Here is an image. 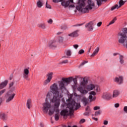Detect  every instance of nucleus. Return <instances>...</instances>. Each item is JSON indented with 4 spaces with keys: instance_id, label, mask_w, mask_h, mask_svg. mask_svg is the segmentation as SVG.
Instances as JSON below:
<instances>
[{
    "instance_id": "nucleus-38",
    "label": "nucleus",
    "mask_w": 127,
    "mask_h": 127,
    "mask_svg": "<svg viewBox=\"0 0 127 127\" xmlns=\"http://www.w3.org/2000/svg\"><path fill=\"white\" fill-rule=\"evenodd\" d=\"M46 8H49L50 9H51L52 8L51 5H50V4H48L47 0L46 2Z\"/></svg>"
},
{
    "instance_id": "nucleus-61",
    "label": "nucleus",
    "mask_w": 127,
    "mask_h": 127,
    "mask_svg": "<svg viewBox=\"0 0 127 127\" xmlns=\"http://www.w3.org/2000/svg\"><path fill=\"white\" fill-rule=\"evenodd\" d=\"M69 7H75V5H74V4H70L69 6Z\"/></svg>"
},
{
    "instance_id": "nucleus-6",
    "label": "nucleus",
    "mask_w": 127,
    "mask_h": 127,
    "mask_svg": "<svg viewBox=\"0 0 127 127\" xmlns=\"http://www.w3.org/2000/svg\"><path fill=\"white\" fill-rule=\"evenodd\" d=\"M118 35L120 37L118 40L119 43L124 44V43L126 42V41L127 39V28H124L123 32L119 33Z\"/></svg>"
},
{
    "instance_id": "nucleus-15",
    "label": "nucleus",
    "mask_w": 127,
    "mask_h": 127,
    "mask_svg": "<svg viewBox=\"0 0 127 127\" xmlns=\"http://www.w3.org/2000/svg\"><path fill=\"white\" fill-rule=\"evenodd\" d=\"M0 120H2L3 122H5L7 120V115L4 113L0 112Z\"/></svg>"
},
{
    "instance_id": "nucleus-20",
    "label": "nucleus",
    "mask_w": 127,
    "mask_h": 127,
    "mask_svg": "<svg viewBox=\"0 0 127 127\" xmlns=\"http://www.w3.org/2000/svg\"><path fill=\"white\" fill-rule=\"evenodd\" d=\"M81 102H82L84 106H87L89 104V99H87L86 97H83L81 99Z\"/></svg>"
},
{
    "instance_id": "nucleus-3",
    "label": "nucleus",
    "mask_w": 127,
    "mask_h": 127,
    "mask_svg": "<svg viewBox=\"0 0 127 127\" xmlns=\"http://www.w3.org/2000/svg\"><path fill=\"white\" fill-rule=\"evenodd\" d=\"M13 85H14V82H11L9 84V89H10V90L5 94L4 97L6 104L10 103L15 97V93H12L15 90V87L13 86Z\"/></svg>"
},
{
    "instance_id": "nucleus-24",
    "label": "nucleus",
    "mask_w": 127,
    "mask_h": 127,
    "mask_svg": "<svg viewBox=\"0 0 127 127\" xmlns=\"http://www.w3.org/2000/svg\"><path fill=\"white\" fill-rule=\"evenodd\" d=\"M99 50H100V49L99 48V47H97L95 50V51H94L93 54L90 56V57H94V56H95V55H97V54H98V52H99Z\"/></svg>"
},
{
    "instance_id": "nucleus-55",
    "label": "nucleus",
    "mask_w": 127,
    "mask_h": 127,
    "mask_svg": "<svg viewBox=\"0 0 127 127\" xmlns=\"http://www.w3.org/2000/svg\"><path fill=\"white\" fill-rule=\"evenodd\" d=\"M73 47L74 48H75V49H77L78 48V47H79V45L75 44L73 45Z\"/></svg>"
},
{
    "instance_id": "nucleus-31",
    "label": "nucleus",
    "mask_w": 127,
    "mask_h": 127,
    "mask_svg": "<svg viewBox=\"0 0 127 127\" xmlns=\"http://www.w3.org/2000/svg\"><path fill=\"white\" fill-rule=\"evenodd\" d=\"M117 20V17H115L112 21H111L107 26H110L112 24H114V23Z\"/></svg>"
},
{
    "instance_id": "nucleus-41",
    "label": "nucleus",
    "mask_w": 127,
    "mask_h": 127,
    "mask_svg": "<svg viewBox=\"0 0 127 127\" xmlns=\"http://www.w3.org/2000/svg\"><path fill=\"white\" fill-rule=\"evenodd\" d=\"M96 1H97V5H98V6H100V5L102 4L101 0H96Z\"/></svg>"
},
{
    "instance_id": "nucleus-58",
    "label": "nucleus",
    "mask_w": 127,
    "mask_h": 127,
    "mask_svg": "<svg viewBox=\"0 0 127 127\" xmlns=\"http://www.w3.org/2000/svg\"><path fill=\"white\" fill-rule=\"evenodd\" d=\"M23 78H24V79H27V78H28V75L24 74Z\"/></svg>"
},
{
    "instance_id": "nucleus-17",
    "label": "nucleus",
    "mask_w": 127,
    "mask_h": 127,
    "mask_svg": "<svg viewBox=\"0 0 127 127\" xmlns=\"http://www.w3.org/2000/svg\"><path fill=\"white\" fill-rule=\"evenodd\" d=\"M90 114H91V108H90V106H87L85 108V112L84 113L83 115L89 117V116H90Z\"/></svg>"
},
{
    "instance_id": "nucleus-1",
    "label": "nucleus",
    "mask_w": 127,
    "mask_h": 127,
    "mask_svg": "<svg viewBox=\"0 0 127 127\" xmlns=\"http://www.w3.org/2000/svg\"><path fill=\"white\" fill-rule=\"evenodd\" d=\"M85 0H78L77 3L78 5L76 6V9L78 10V11L82 12V13H88L89 10L93 9V7L92 6H95V3L92 0H88L87 3L88 5H86H86L85 3Z\"/></svg>"
},
{
    "instance_id": "nucleus-21",
    "label": "nucleus",
    "mask_w": 127,
    "mask_h": 127,
    "mask_svg": "<svg viewBox=\"0 0 127 127\" xmlns=\"http://www.w3.org/2000/svg\"><path fill=\"white\" fill-rule=\"evenodd\" d=\"M120 95V91L119 90H115L113 91V98H117Z\"/></svg>"
},
{
    "instance_id": "nucleus-51",
    "label": "nucleus",
    "mask_w": 127,
    "mask_h": 127,
    "mask_svg": "<svg viewBox=\"0 0 127 127\" xmlns=\"http://www.w3.org/2000/svg\"><path fill=\"white\" fill-rule=\"evenodd\" d=\"M12 79H13V74L11 73L9 76V80H11Z\"/></svg>"
},
{
    "instance_id": "nucleus-36",
    "label": "nucleus",
    "mask_w": 127,
    "mask_h": 127,
    "mask_svg": "<svg viewBox=\"0 0 127 127\" xmlns=\"http://www.w3.org/2000/svg\"><path fill=\"white\" fill-rule=\"evenodd\" d=\"M66 55L69 57L72 55V54L71 53V51L70 50H68L66 51Z\"/></svg>"
},
{
    "instance_id": "nucleus-50",
    "label": "nucleus",
    "mask_w": 127,
    "mask_h": 127,
    "mask_svg": "<svg viewBox=\"0 0 127 127\" xmlns=\"http://www.w3.org/2000/svg\"><path fill=\"white\" fill-rule=\"evenodd\" d=\"M97 110H100V107L99 106H95L94 107V110L97 111Z\"/></svg>"
},
{
    "instance_id": "nucleus-47",
    "label": "nucleus",
    "mask_w": 127,
    "mask_h": 127,
    "mask_svg": "<svg viewBox=\"0 0 127 127\" xmlns=\"http://www.w3.org/2000/svg\"><path fill=\"white\" fill-rule=\"evenodd\" d=\"M4 92H5V89L1 90L0 91V96H1V95H2V94H3L4 93Z\"/></svg>"
},
{
    "instance_id": "nucleus-49",
    "label": "nucleus",
    "mask_w": 127,
    "mask_h": 127,
    "mask_svg": "<svg viewBox=\"0 0 127 127\" xmlns=\"http://www.w3.org/2000/svg\"><path fill=\"white\" fill-rule=\"evenodd\" d=\"M85 122H86V120H85V119H82L80 121V124H84V123H85Z\"/></svg>"
},
{
    "instance_id": "nucleus-54",
    "label": "nucleus",
    "mask_w": 127,
    "mask_h": 127,
    "mask_svg": "<svg viewBox=\"0 0 127 127\" xmlns=\"http://www.w3.org/2000/svg\"><path fill=\"white\" fill-rule=\"evenodd\" d=\"M124 111L127 114V106H125L124 108Z\"/></svg>"
},
{
    "instance_id": "nucleus-29",
    "label": "nucleus",
    "mask_w": 127,
    "mask_h": 127,
    "mask_svg": "<svg viewBox=\"0 0 127 127\" xmlns=\"http://www.w3.org/2000/svg\"><path fill=\"white\" fill-rule=\"evenodd\" d=\"M119 59H120V62L121 64H124V56L120 55V57H119Z\"/></svg>"
},
{
    "instance_id": "nucleus-2",
    "label": "nucleus",
    "mask_w": 127,
    "mask_h": 127,
    "mask_svg": "<svg viewBox=\"0 0 127 127\" xmlns=\"http://www.w3.org/2000/svg\"><path fill=\"white\" fill-rule=\"evenodd\" d=\"M50 88L52 91L54 92V95H55L51 99V102L52 103H55L54 105L56 108H59V106H60V102L61 101L60 99L63 97V95L61 94L60 95L59 91H58V87L56 83H54Z\"/></svg>"
},
{
    "instance_id": "nucleus-4",
    "label": "nucleus",
    "mask_w": 127,
    "mask_h": 127,
    "mask_svg": "<svg viewBox=\"0 0 127 127\" xmlns=\"http://www.w3.org/2000/svg\"><path fill=\"white\" fill-rule=\"evenodd\" d=\"M72 80L76 85V84H77V78H74L72 79V77H69L68 78L63 77L62 79V80L58 81L60 90L65 89V83L67 84L68 83H71V82H72Z\"/></svg>"
},
{
    "instance_id": "nucleus-10",
    "label": "nucleus",
    "mask_w": 127,
    "mask_h": 127,
    "mask_svg": "<svg viewBox=\"0 0 127 127\" xmlns=\"http://www.w3.org/2000/svg\"><path fill=\"white\" fill-rule=\"evenodd\" d=\"M93 25H94V23L92 21H90L85 24V28H86L88 31H93V29H94Z\"/></svg>"
},
{
    "instance_id": "nucleus-7",
    "label": "nucleus",
    "mask_w": 127,
    "mask_h": 127,
    "mask_svg": "<svg viewBox=\"0 0 127 127\" xmlns=\"http://www.w3.org/2000/svg\"><path fill=\"white\" fill-rule=\"evenodd\" d=\"M51 96H52V93L48 92L46 98V102L43 104V111L45 113H48V109L51 108V105L48 102V99H50Z\"/></svg>"
},
{
    "instance_id": "nucleus-39",
    "label": "nucleus",
    "mask_w": 127,
    "mask_h": 127,
    "mask_svg": "<svg viewBox=\"0 0 127 127\" xmlns=\"http://www.w3.org/2000/svg\"><path fill=\"white\" fill-rule=\"evenodd\" d=\"M67 116H70V117L74 116V111L73 110H70L69 113Z\"/></svg>"
},
{
    "instance_id": "nucleus-63",
    "label": "nucleus",
    "mask_w": 127,
    "mask_h": 127,
    "mask_svg": "<svg viewBox=\"0 0 127 127\" xmlns=\"http://www.w3.org/2000/svg\"><path fill=\"white\" fill-rule=\"evenodd\" d=\"M55 112H56V113H58V114H59V109H56Z\"/></svg>"
},
{
    "instance_id": "nucleus-11",
    "label": "nucleus",
    "mask_w": 127,
    "mask_h": 127,
    "mask_svg": "<svg viewBox=\"0 0 127 127\" xmlns=\"http://www.w3.org/2000/svg\"><path fill=\"white\" fill-rule=\"evenodd\" d=\"M89 94L90 95L89 96V99L90 102H94V101L96 100V96L93 97V96H96V92L94 91H90L89 92Z\"/></svg>"
},
{
    "instance_id": "nucleus-52",
    "label": "nucleus",
    "mask_w": 127,
    "mask_h": 127,
    "mask_svg": "<svg viewBox=\"0 0 127 127\" xmlns=\"http://www.w3.org/2000/svg\"><path fill=\"white\" fill-rule=\"evenodd\" d=\"M103 124H104V125H105V126H107V125H108V124H109V122H108V121H107V120H105L104 121Z\"/></svg>"
},
{
    "instance_id": "nucleus-33",
    "label": "nucleus",
    "mask_w": 127,
    "mask_h": 127,
    "mask_svg": "<svg viewBox=\"0 0 127 127\" xmlns=\"http://www.w3.org/2000/svg\"><path fill=\"white\" fill-rule=\"evenodd\" d=\"M119 5L118 4H115L114 6H112L111 8V10H115L116 8H119Z\"/></svg>"
},
{
    "instance_id": "nucleus-12",
    "label": "nucleus",
    "mask_w": 127,
    "mask_h": 127,
    "mask_svg": "<svg viewBox=\"0 0 127 127\" xmlns=\"http://www.w3.org/2000/svg\"><path fill=\"white\" fill-rule=\"evenodd\" d=\"M61 2V5L64 7H68L70 5V1L69 0L66 1L65 0H60L59 2Z\"/></svg>"
},
{
    "instance_id": "nucleus-32",
    "label": "nucleus",
    "mask_w": 127,
    "mask_h": 127,
    "mask_svg": "<svg viewBox=\"0 0 127 127\" xmlns=\"http://www.w3.org/2000/svg\"><path fill=\"white\" fill-rule=\"evenodd\" d=\"M101 114H102L101 110H99L95 112L94 116H95V117H97L98 116H100V115H101Z\"/></svg>"
},
{
    "instance_id": "nucleus-56",
    "label": "nucleus",
    "mask_w": 127,
    "mask_h": 127,
    "mask_svg": "<svg viewBox=\"0 0 127 127\" xmlns=\"http://www.w3.org/2000/svg\"><path fill=\"white\" fill-rule=\"evenodd\" d=\"M119 107H120V104L119 103H116L115 104V108H119Z\"/></svg>"
},
{
    "instance_id": "nucleus-64",
    "label": "nucleus",
    "mask_w": 127,
    "mask_h": 127,
    "mask_svg": "<svg viewBox=\"0 0 127 127\" xmlns=\"http://www.w3.org/2000/svg\"><path fill=\"white\" fill-rule=\"evenodd\" d=\"M69 1V3L70 2H71V3H74V1L73 0H68Z\"/></svg>"
},
{
    "instance_id": "nucleus-53",
    "label": "nucleus",
    "mask_w": 127,
    "mask_h": 127,
    "mask_svg": "<svg viewBox=\"0 0 127 127\" xmlns=\"http://www.w3.org/2000/svg\"><path fill=\"white\" fill-rule=\"evenodd\" d=\"M102 22H98L97 24V26L98 27H100V26H101V25H102Z\"/></svg>"
},
{
    "instance_id": "nucleus-46",
    "label": "nucleus",
    "mask_w": 127,
    "mask_h": 127,
    "mask_svg": "<svg viewBox=\"0 0 127 127\" xmlns=\"http://www.w3.org/2000/svg\"><path fill=\"white\" fill-rule=\"evenodd\" d=\"M83 24H84V23L76 24V25H73L72 27H76V26H81L83 25Z\"/></svg>"
},
{
    "instance_id": "nucleus-9",
    "label": "nucleus",
    "mask_w": 127,
    "mask_h": 127,
    "mask_svg": "<svg viewBox=\"0 0 127 127\" xmlns=\"http://www.w3.org/2000/svg\"><path fill=\"white\" fill-rule=\"evenodd\" d=\"M58 45V43L56 42V40H52L49 42L48 46L52 49H55V48H57Z\"/></svg>"
},
{
    "instance_id": "nucleus-19",
    "label": "nucleus",
    "mask_w": 127,
    "mask_h": 127,
    "mask_svg": "<svg viewBox=\"0 0 127 127\" xmlns=\"http://www.w3.org/2000/svg\"><path fill=\"white\" fill-rule=\"evenodd\" d=\"M8 83V80H5L3 82H1V83L0 84V90H1V89H3V88L6 87Z\"/></svg>"
},
{
    "instance_id": "nucleus-16",
    "label": "nucleus",
    "mask_w": 127,
    "mask_h": 127,
    "mask_svg": "<svg viewBox=\"0 0 127 127\" xmlns=\"http://www.w3.org/2000/svg\"><path fill=\"white\" fill-rule=\"evenodd\" d=\"M102 99L104 100H111L112 99V95L110 93H105L102 96Z\"/></svg>"
},
{
    "instance_id": "nucleus-37",
    "label": "nucleus",
    "mask_w": 127,
    "mask_h": 127,
    "mask_svg": "<svg viewBox=\"0 0 127 127\" xmlns=\"http://www.w3.org/2000/svg\"><path fill=\"white\" fill-rule=\"evenodd\" d=\"M58 39L60 43H63V41H64V38L62 37H59Z\"/></svg>"
},
{
    "instance_id": "nucleus-34",
    "label": "nucleus",
    "mask_w": 127,
    "mask_h": 127,
    "mask_svg": "<svg viewBox=\"0 0 127 127\" xmlns=\"http://www.w3.org/2000/svg\"><path fill=\"white\" fill-rule=\"evenodd\" d=\"M39 27H41L42 29H45L46 28V26H45V24L42 23L39 25Z\"/></svg>"
},
{
    "instance_id": "nucleus-43",
    "label": "nucleus",
    "mask_w": 127,
    "mask_h": 127,
    "mask_svg": "<svg viewBox=\"0 0 127 127\" xmlns=\"http://www.w3.org/2000/svg\"><path fill=\"white\" fill-rule=\"evenodd\" d=\"M61 29H63V30H65L67 29V26H66V25L62 26Z\"/></svg>"
},
{
    "instance_id": "nucleus-14",
    "label": "nucleus",
    "mask_w": 127,
    "mask_h": 127,
    "mask_svg": "<svg viewBox=\"0 0 127 127\" xmlns=\"http://www.w3.org/2000/svg\"><path fill=\"white\" fill-rule=\"evenodd\" d=\"M115 82H116V83L121 85L124 82V77L122 76H120L119 77H116L115 79Z\"/></svg>"
},
{
    "instance_id": "nucleus-18",
    "label": "nucleus",
    "mask_w": 127,
    "mask_h": 127,
    "mask_svg": "<svg viewBox=\"0 0 127 127\" xmlns=\"http://www.w3.org/2000/svg\"><path fill=\"white\" fill-rule=\"evenodd\" d=\"M78 32H79V30H76L70 34H69L68 36H70V37H78V36H79V34H78Z\"/></svg>"
},
{
    "instance_id": "nucleus-23",
    "label": "nucleus",
    "mask_w": 127,
    "mask_h": 127,
    "mask_svg": "<svg viewBox=\"0 0 127 127\" xmlns=\"http://www.w3.org/2000/svg\"><path fill=\"white\" fill-rule=\"evenodd\" d=\"M27 108L28 109H30V108L32 107V101L30 99H28L27 101V104H26Z\"/></svg>"
},
{
    "instance_id": "nucleus-62",
    "label": "nucleus",
    "mask_w": 127,
    "mask_h": 127,
    "mask_svg": "<svg viewBox=\"0 0 127 127\" xmlns=\"http://www.w3.org/2000/svg\"><path fill=\"white\" fill-rule=\"evenodd\" d=\"M91 47L89 48L88 49V51L87 52V54H89V53H90V52L91 51Z\"/></svg>"
},
{
    "instance_id": "nucleus-28",
    "label": "nucleus",
    "mask_w": 127,
    "mask_h": 127,
    "mask_svg": "<svg viewBox=\"0 0 127 127\" xmlns=\"http://www.w3.org/2000/svg\"><path fill=\"white\" fill-rule=\"evenodd\" d=\"M127 2V1H124L123 0H120L119 2V6H118L119 7H121V6H123L125 3Z\"/></svg>"
},
{
    "instance_id": "nucleus-60",
    "label": "nucleus",
    "mask_w": 127,
    "mask_h": 127,
    "mask_svg": "<svg viewBox=\"0 0 127 127\" xmlns=\"http://www.w3.org/2000/svg\"><path fill=\"white\" fill-rule=\"evenodd\" d=\"M92 120H94V121H96V122L98 121V118H96L95 117H92Z\"/></svg>"
},
{
    "instance_id": "nucleus-57",
    "label": "nucleus",
    "mask_w": 127,
    "mask_h": 127,
    "mask_svg": "<svg viewBox=\"0 0 127 127\" xmlns=\"http://www.w3.org/2000/svg\"><path fill=\"white\" fill-rule=\"evenodd\" d=\"M96 91V92H100V87L99 86H97Z\"/></svg>"
},
{
    "instance_id": "nucleus-42",
    "label": "nucleus",
    "mask_w": 127,
    "mask_h": 127,
    "mask_svg": "<svg viewBox=\"0 0 127 127\" xmlns=\"http://www.w3.org/2000/svg\"><path fill=\"white\" fill-rule=\"evenodd\" d=\"M68 62V60H65L64 61H63L61 63H60V64H67Z\"/></svg>"
},
{
    "instance_id": "nucleus-22",
    "label": "nucleus",
    "mask_w": 127,
    "mask_h": 127,
    "mask_svg": "<svg viewBox=\"0 0 127 127\" xmlns=\"http://www.w3.org/2000/svg\"><path fill=\"white\" fill-rule=\"evenodd\" d=\"M37 5L39 8H41L43 6V3L42 2V0H38L37 2Z\"/></svg>"
},
{
    "instance_id": "nucleus-44",
    "label": "nucleus",
    "mask_w": 127,
    "mask_h": 127,
    "mask_svg": "<svg viewBox=\"0 0 127 127\" xmlns=\"http://www.w3.org/2000/svg\"><path fill=\"white\" fill-rule=\"evenodd\" d=\"M53 114H54V111H51V110H49V116H52V115H53Z\"/></svg>"
},
{
    "instance_id": "nucleus-27",
    "label": "nucleus",
    "mask_w": 127,
    "mask_h": 127,
    "mask_svg": "<svg viewBox=\"0 0 127 127\" xmlns=\"http://www.w3.org/2000/svg\"><path fill=\"white\" fill-rule=\"evenodd\" d=\"M79 90L81 92V94H87L88 91L85 89H83L82 87H79Z\"/></svg>"
},
{
    "instance_id": "nucleus-59",
    "label": "nucleus",
    "mask_w": 127,
    "mask_h": 127,
    "mask_svg": "<svg viewBox=\"0 0 127 127\" xmlns=\"http://www.w3.org/2000/svg\"><path fill=\"white\" fill-rule=\"evenodd\" d=\"M53 2L55 3L59 2V0H53Z\"/></svg>"
},
{
    "instance_id": "nucleus-25",
    "label": "nucleus",
    "mask_w": 127,
    "mask_h": 127,
    "mask_svg": "<svg viewBox=\"0 0 127 127\" xmlns=\"http://www.w3.org/2000/svg\"><path fill=\"white\" fill-rule=\"evenodd\" d=\"M87 88L88 90H91L95 89V88H96V86H95V85L93 84H91L88 85L87 86Z\"/></svg>"
},
{
    "instance_id": "nucleus-13",
    "label": "nucleus",
    "mask_w": 127,
    "mask_h": 127,
    "mask_svg": "<svg viewBox=\"0 0 127 127\" xmlns=\"http://www.w3.org/2000/svg\"><path fill=\"white\" fill-rule=\"evenodd\" d=\"M68 113H69V112L67 109H63L61 112L60 115L62 117H64V119H65V118L68 117Z\"/></svg>"
},
{
    "instance_id": "nucleus-48",
    "label": "nucleus",
    "mask_w": 127,
    "mask_h": 127,
    "mask_svg": "<svg viewBox=\"0 0 127 127\" xmlns=\"http://www.w3.org/2000/svg\"><path fill=\"white\" fill-rule=\"evenodd\" d=\"M53 22V20L52 19H50L48 21V23H49L50 24H52Z\"/></svg>"
},
{
    "instance_id": "nucleus-26",
    "label": "nucleus",
    "mask_w": 127,
    "mask_h": 127,
    "mask_svg": "<svg viewBox=\"0 0 127 127\" xmlns=\"http://www.w3.org/2000/svg\"><path fill=\"white\" fill-rule=\"evenodd\" d=\"M87 84H88V80L83 79V81L80 83V86L84 87Z\"/></svg>"
},
{
    "instance_id": "nucleus-40",
    "label": "nucleus",
    "mask_w": 127,
    "mask_h": 127,
    "mask_svg": "<svg viewBox=\"0 0 127 127\" xmlns=\"http://www.w3.org/2000/svg\"><path fill=\"white\" fill-rule=\"evenodd\" d=\"M83 53H85V51L83 49H81L78 51V54L80 55H82V54H83Z\"/></svg>"
},
{
    "instance_id": "nucleus-30",
    "label": "nucleus",
    "mask_w": 127,
    "mask_h": 127,
    "mask_svg": "<svg viewBox=\"0 0 127 127\" xmlns=\"http://www.w3.org/2000/svg\"><path fill=\"white\" fill-rule=\"evenodd\" d=\"M24 73L25 75L29 74V67H28L27 68H25L24 69Z\"/></svg>"
},
{
    "instance_id": "nucleus-5",
    "label": "nucleus",
    "mask_w": 127,
    "mask_h": 127,
    "mask_svg": "<svg viewBox=\"0 0 127 127\" xmlns=\"http://www.w3.org/2000/svg\"><path fill=\"white\" fill-rule=\"evenodd\" d=\"M74 107H75L74 109L75 111H77L79 108H81V104L80 103H76L74 100L69 98L68 99V103L67 104V107L68 108L69 110L73 111Z\"/></svg>"
},
{
    "instance_id": "nucleus-45",
    "label": "nucleus",
    "mask_w": 127,
    "mask_h": 127,
    "mask_svg": "<svg viewBox=\"0 0 127 127\" xmlns=\"http://www.w3.org/2000/svg\"><path fill=\"white\" fill-rule=\"evenodd\" d=\"M87 63H88V61H85L80 64V66H83V65H85V64H86Z\"/></svg>"
},
{
    "instance_id": "nucleus-35",
    "label": "nucleus",
    "mask_w": 127,
    "mask_h": 127,
    "mask_svg": "<svg viewBox=\"0 0 127 127\" xmlns=\"http://www.w3.org/2000/svg\"><path fill=\"white\" fill-rule=\"evenodd\" d=\"M59 117H60L59 113L56 114L55 115V121H59Z\"/></svg>"
},
{
    "instance_id": "nucleus-8",
    "label": "nucleus",
    "mask_w": 127,
    "mask_h": 127,
    "mask_svg": "<svg viewBox=\"0 0 127 127\" xmlns=\"http://www.w3.org/2000/svg\"><path fill=\"white\" fill-rule=\"evenodd\" d=\"M53 76V72H50L47 74V78L46 80L44 81L43 85L46 86L47 84H49L51 80H52V77Z\"/></svg>"
}]
</instances>
